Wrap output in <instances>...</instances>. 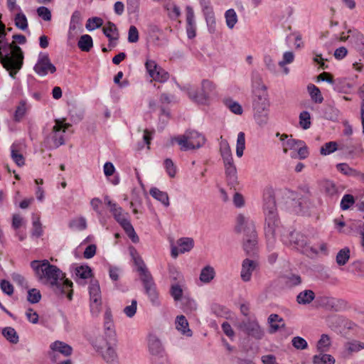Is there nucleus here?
<instances>
[{"label": "nucleus", "mask_w": 364, "mask_h": 364, "mask_svg": "<svg viewBox=\"0 0 364 364\" xmlns=\"http://www.w3.org/2000/svg\"><path fill=\"white\" fill-rule=\"evenodd\" d=\"M354 203V197L350 194H346L341 199V208L343 210H348Z\"/></svg>", "instance_id": "56"}, {"label": "nucleus", "mask_w": 364, "mask_h": 364, "mask_svg": "<svg viewBox=\"0 0 364 364\" xmlns=\"http://www.w3.org/2000/svg\"><path fill=\"white\" fill-rule=\"evenodd\" d=\"M292 346L297 350H305L308 348L306 341L300 336H295L291 339Z\"/></svg>", "instance_id": "53"}, {"label": "nucleus", "mask_w": 364, "mask_h": 364, "mask_svg": "<svg viewBox=\"0 0 364 364\" xmlns=\"http://www.w3.org/2000/svg\"><path fill=\"white\" fill-rule=\"evenodd\" d=\"M103 24L102 18L100 17H92L87 19L85 28L87 31H91L96 28H100Z\"/></svg>", "instance_id": "45"}, {"label": "nucleus", "mask_w": 364, "mask_h": 364, "mask_svg": "<svg viewBox=\"0 0 364 364\" xmlns=\"http://www.w3.org/2000/svg\"><path fill=\"white\" fill-rule=\"evenodd\" d=\"M245 148V136L244 132H239L237 139L236 145V155L241 157L243 155V151Z\"/></svg>", "instance_id": "46"}, {"label": "nucleus", "mask_w": 364, "mask_h": 364, "mask_svg": "<svg viewBox=\"0 0 364 364\" xmlns=\"http://www.w3.org/2000/svg\"><path fill=\"white\" fill-rule=\"evenodd\" d=\"M174 140L180 146V149L183 151L199 149L206 141L205 136L195 130H188L183 135L176 137Z\"/></svg>", "instance_id": "4"}, {"label": "nucleus", "mask_w": 364, "mask_h": 364, "mask_svg": "<svg viewBox=\"0 0 364 364\" xmlns=\"http://www.w3.org/2000/svg\"><path fill=\"white\" fill-rule=\"evenodd\" d=\"M148 348L152 358L166 353L164 347L159 337L154 333H150L147 338Z\"/></svg>", "instance_id": "15"}, {"label": "nucleus", "mask_w": 364, "mask_h": 364, "mask_svg": "<svg viewBox=\"0 0 364 364\" xmlns=\"http://www.w3.org/2000/svg\"><path fill=\"white\" fill-rule=\"evenodd\" d=\"M252 81L253 92L255 90H258L259 89H262V87H266L262 83V77L260 76V75L258 73H252Z\"/></svg>", "instance_id": "59"}, {"label": "nucleus", "mask_w": 364, "mask_h": 364, "mask_svg": "<svg viewBox=\"0 0 364 364\" xmlns=\"http://www.w3.org/2000/svg\"><path fill=\"white\" fill-rule=\"evenodd\" d=\"M33 70L38 75L46 76L48 73H54L56 68L51 63L48 53H40Z\"/></svg>", "instance_id": "12"}, {"label": "nucleus", "mask_w": 364, "mask_h": 364, "mask_svg": "<svg viewBox=\"0 0 364 364\" xmlns=\"http://www.w3.org/2000/svg\"><path fill=\"white\" fill-rule=\"evenodd\" d=\"M204 15L208 27V31L211 33H215L216 31V23L213 9H209V11L204 13Z\"/></svg>", "instance_id": "41"}, {"label": "nucleus", "mask_w": 364, "mask_h": 364, "mask_svg": "<svg viewBox=\"0 0 364 364\" xmlns=\"http://www.w3.org/2000/svg\"><path fill=\"white\" fill-rule=\"evenodd\" d=\"M89 293L90 301H96L97 300H102L100 287L97 280H91L89 286Z\"/></svg>", "instance_id": "30"}, {"label": "nucleus", "mask_w": 364, "mask_h": 364, "mask_svg": "<svg viewBox=\"0 0 364 364\" xmlns=\"http://www.w3.org/2000/svg\"><path fill=\"white\" fill-rule=\"evenodd\" d=\"M215 85L213 82L208 80H203L200 90L190 88L188 90V95L193 101L198 104L205 105L215 91Z\"/></svg>", "instance_id": "8"}, {"label": "nucleus", "mask_w": 364, "mask_h": 364, "mask_svg": "<svg viewBox=\"0 0 364 364\" xmlns=\"http://www.w3.org/2000/svg\"><path fill=\"white\" fill-rule=\"evenodd\" d=\"M315 298V294L312 290L306 289L301 291L296 296V301L299 304H309Z\"/></svg>", "instance_id": "29"}, {"label": "nucleus", "mask_w": 364, "mask_h": 364, "mask_svg": "<svg viewBox=\"0 0 364 364\" xmlns=\"http://www.w3.org/2000/svg\"><path fill=\"white\" fill-rule=\"evenodd\" d=\"M177 245L179 249L176 246L171 247V255L173 258H176L179 253L191 251L194 246V241L191 237H181L177 240Z\"/></svg>", "instance_id": "16"}, {"label": "nucleus", "mask_w": 364, "mask_h": 364, "mask_svg": "<svg viewBox=\"0 0 364 364\" xmlns=\"http://www.w3.org/2000/svg\"><path fill=\"white\" fill-rule=\"evenodd\" d=\"M263 210L266 225H280L276 208L274 194L272 189H267L263 195Z\"/></svg>", "instance_id": "6"}, {"label": "nucleus", "mask_w": 364, "mask_h": 364, "mask_svg": "<svg viewBox=\"0 0 364 364\" xmlns=\"http://www.w3.org/2000/svg\"><path fill=\"white\" fill-rule=\"evenodd\" d=\"M330 346L331 340L329 336L326 334H322L316 345L317 350L320 353H325L328 350Z\"/></svg>", "instance_id": "37"}, {"label": "nucleus", "mask_w": 364, "mask_h": 364, "mask_svg": "<svg viewBox=\"0 0 364 364\" xmlns=\"http://www.w3.org/2000/svg\"><path fill=\"white\" fill-rule=\"evenodd\" d=\"M220 152L223 158V162L233 161L232 151L229 143L226 139H223L220 142Z\"/></svg>", "instance_id": "27"}, {"label": "nucleus", "mask_w": 364, "mask_h": 364, "mask_svg": "<svg viewBox=\"0 0 364 364\" xmlns=\"http://www.w3.org/2000/svg\"><path fill=\"white\" fill-rule=\"evenodd\" d=\"M176 328L178 331H181L182 334L187 336H192V331L188 328V323L186 317L183 315L178 316L176 321Z\"/></svg>", "instance_id": "26"}, {"label": "nucleus", "mask_w": 364, "mask_h": 364, "mask_svg": "<svg viewBox=\"0 0 364 364\" xmlns=\"http://www.w3.org/2000/svg\"><path fill=\"white\" fill-rule=\"evenodd\" d=\"M237 233L243 234L242 247L247 255L255 254L257 244V235L252 221L240 214L237 217V224L235 228Z\"/></svg>", "instance_id": "3"}, {"label": "nucleus", "mask_w": 364, "mask_h": 364, "mask_svg": "<svg viewBox=\"0 0 364 364\" xmlns=\"http://www.w3.org/2000/svg\"><path fill=\"white\" fill-rule=\"evenodd\" d=\"M350 258V249L348 247H344L341 249L336 255V263L339 266L345 265Z\"/></svg>", "instance_id": "38"}, {"label": "nucleus", "mask_w": 364, "mask_h": 364, "mask_svg": "<svg viewBox=\"0 0 364 364\" xmlns=\"http://www.w3.org/2000/svg\"><path fill=\"white\" fill-rule=\"evenodd\" d=\"M3 67L9 72V75L15 78L16 73L21 69L23 63V54L11 58L4 55L0 60Z\"/></svg>", "instance_id": "11"}, {"label": "nucleus", "mask_w": 364, "mask_h": 364, "mask_svg": "<svg viewBox=\"0 0 364 364\" xmlns=\"http://www.w3.org/2000/svg\"><path fill=\"white\" fill-rule=\"evenodd\" d=\"M70 127V124H64L61 120L55 119V124L53 126L51 132L44 138V146L48 149H54L64 144V135Z\"/></svg>", "instance_id": "5"}, {"label": "nucleus", "mask_w": 364, "mask_h": 364, "mask_svg": "<svg viewBox=\"0 0 364 364\" xmlns=\"http://www.w3.org/2000/svg\"><path fill=\"white\" fill-rule=\"evenodd\" d=\"M41 299V294L39 290L33 288L28 291L27 299L31 304H36Z\"/></svg>", "instance_id": "54"}, {"label": "nucleus", "mask_w": 364, "mask_h": 364, "mask_svg": "<svg viewBox=\"0 0 364 364\" xmlns=\"http://www.w3.org/2000/svg\"><path fill=\"white\" fill-rule=\"evenodd\" d=\"M149 193L154 198L160 201L166 207L169 206V198L166 192L161 191L159 188L154 187L150 189Z\"/></svg>", "instance_id": "25"}, {"label": "nucleus", "mask_w": 364, "mask_h": 364, "mask_svg": "<svg viewBox=\"0 0 364 364\" xmlns=\"http://www.w3.org/2000/svg\"><path fill=\"white\" fill-rule=\"evenodd\" d=\"M68 225L70 228L83 230L87 228V222L85 218L80 217L70 221Z\"/></svg>", "instance_id": "47"}, {"label": "nucleus", "mask_w": 364, "mask_h": 364, "mask_svg": "<svg viewBox=\"0 0 364 364\" xmlns=\"http://www.w3.org/2000/svg\"><path fill=\"white\" fill-rule=\"evenodd\" d=\"M6 35V33H1L0 34V60L4 55L11 58L17 56L18 54H23L21 48L15 42L9 43L7 41Z\"/></svg>", "instance_id": "13"}, {"label": "nucleus", "mask_w": 364, "mask_h": 364, "mask_svg": "<svg viewBox=\"0 0 364 364\" xmlns=\"http://www.w3.org/2000/svg\"><path fill=\"white\" fill-rule=\"evenodd\" d=\"M170 293L175 301H179L183 299V290L178 284H173L171 287Z\"/></svg>", "instance_id": "61"}, {"label": "nucleus", "mask_w": 364, "mask_h": 364, "mask_svg": "<svg viewBox=\"0 0 364 364\" xmlns=\"http://www.w3.org/2000/svg\"><path fill=\"white\" fill-rule=\"evenodd\" d=\"M238 328L246 335L256 340H261L264 336V331L256 319L247 318L238 323Z\"/></svg>", "instance_id": "10"}, {"label": "nucleus", "mask_w": 364, "mask_h": 364, "mask_svg": "<svg viewBox=\"0 0 364 364\" xmlns=\"http://www.w3.org/2000/svg\"><path fill=\"white\" fill-rule=\"evenodd\" d=\"M15 26L23 31H25L28 28L27 18L23 13L19 11L14 18Z\"/></svg>", "instance_id": "42"}, {"label": "nucleus", "mask_w": 364, "mask_h": 364, "mask_svg": "<svg viewBox=\"0 0 364 364\" xmlns=\"http://www.w3.org/2000/svg\"><path fill=\"white\" fill-rule=\"evenodd\" d=\"M215 270L210 266H206L202 269L200 274V280L203 283H209L215 277Z\"/></svg>", "instance_id": "35"}, {"label": "nucleus", "mask_w": 364, "mask_h": 364, "mask_svg": "<svg viewBox=\"0 0 364 364\" xmlns=\"http://www.w3.org/2000/svg\"><path fill=\"white\" fill-rule=\"evenodd\" d=\"M345 347L350 353L358 352L364 348L361 343L356 341L348 342Z\"/></svg>", "instance_id": "60"}, {"label": "nucleus", "mask_w": 364, "mask_h": 364, "mask_svg": "<svg viewBox=\"0 0 364 364\" xmlns=\"http://www.w3.org/2000/svg\"><path fill=\"white\" fill-rule=\"evenodd\" d=\"M1 333L3 336L12 344H16L19 341V336L12 327L4 328Z\"/></svg>", "instance_id": "33"}, {"label": "nucleus", "mask_w": 364, "mask_h": 364, "mask_svg": "<svg viewBox=\"0 0 364 364\" xmlns=\"http://www.w3.org/2000/svg\"><path fill=\"white\" fill-rule=\"evenodd\" d=\"M255 119L259 126H264L268 122V112L267 111H262L261 112H255Z\"/></svg>", "instance_id": "58"}, {"label": "nucleus", "mask_w": 364, "mask_h": 364, "mask_svg": "<svg viewBox=\"0 0 364 364\" xmlns=\"http://www.w3.org/2000/svg\"><path fill=\"white\" fill-rule=\"evenodd\" d=\"M75 274L81 279H87L92 276V270L88 266H80L75 269Z\"/></svg>", "instance_id": "50"}, {"label": "nucleus", "mask_w": 364, "mask_h": 364, "mask_svg": "<svg viewBox=\"0 0 364 364\" xmlns=\"http://www.w3.org/2000/svg\"><path fill=\"white\" fill-rule=\"evenodd\" d=\"M50 348L53 351L58 352L65 356L70 355L73 352V348L70 346L60 341L52 343Z\"/></svg>", "instance_id": "23"}, {"label": "nucleus", "mask_w": 364, "mask_h": 364, "mask_svg": "<svg viewBox=\"0 0 364 364\" xmlns=\"http://www.w3.org/2000/svg\"><path fill=\"white\" fill-rule=\"evenodd\" d=\"M280 229V225H266L264 227L267 248L269 252L273 251L276 247L277 242L275 235Z\"/></svg>", "instance_id": "17"}, {"label": "nucleus", "mask_w": 364, "mask_h": 364, "mask_svg": "<svg viewBox=\"0 0 364 364\" xmlns=\"http://www.w3.org/2000/svg\"><path fill=\"white\" fill-rule=\"evenodd\" d=\"M225 17L228 27L230 29L233 28L237 22V16L235 11L232 9L227 10Z\"/></svg>", "instance_id": "40"}, {"label": "nucleus", "mask_w": 364, "mask_h": 364, "mask_svg": "<svg viewBox=\"0 0 364 364\" xmlns=\"http://www.w3.org/2000/svg\"><path fill=\"white\" fill-rule=\"evenodd\" d=\"M225 168V175L228 185L232 188L238 184L237 169L234 164V161H226L223 162Z\"/></svg>", "instance_id": "20"}, {"label": "nucleus", "mask_w": 364, "mask_h": 364, "mask_svg": "<svg viewBox=\"0 0 364 364\" xmlns=\"http://www.w3.org/2000/svg\"><path fill=\"white\" fill-rule=\"evenodd\" d=\"M268 322L270 325L269 332L271 333H275L280 328L284 326V321L279 315L272 314L268 318Z\"/></svg>", "instance_id": "28"}, {"label": "nucleus", "mask_w": 364, "mask_h": 364, "mask_svg": "<svg viewBox=\"0 0 364 364\" xmlns=\"http://www.w3.org/2000/svg\"><path fill=\"white\" fill-rule=\"evenodd\" d=\"M266 90V87H262V89L253 92L252 107L255 112L268 111L269 102Z\"/></svg>", "instance_id": "14"}, {"label": "nucleus", "mask_w": 364, "mask_h": 364, "mask_svg": "<svg viewBox=\"0 0 364 364\" xmlns=\"http://www.w3.org/2000/svg\"><path fill=\"white\" fill-rule=\"evenodd\" d=\"M348 33V36H346L345 33H341L339 40L341 41H349L350 42H354L356 44L358 43V41H360L362 43L363 35L361 33L357 32L355 30H349Z\"/></svg>", "instance_id": "31"}, {"label": "nucleus", "mask_w": 364, "mask_h": 364, "mask_svg": "<svg viewBox=\"0 0 364 364\" xmlns=\"http://www.w3.org/2000/svg\"><path fill=\"white\" fill-rule=\"evenodd\" d=\"M164 166L166 170L167 173L171 178H173L176 173V166L173 164V162L170 159H166L164 161Z\"/></svg>", "instance_id": "63"}, {"label": "nucleus", "mask_w": 364, "mask_h": 364, "mask_svg": "<svg viewBox=\"0 0 364 364\" xmlns=\"http://www.w3.org/2000/svg\"><path fill=\"white\" fill-rule=\"evenodd\" d=\"M335 361L332 355L324 353L314 355L312 360L314 364H334Z\"/></svg>", "instance_id": "34"}, {"label": "nucleus", "mask_w": 364, "mask_h": 364, "mask_svg": "<svg viewBox=\"0 0 364 364\" xmlns=\"http://www.w3.org/2000/svg\"><path fill=\"white\" fill-rule=\"evenodd\" d=\"M342 148H341V149ZM337 149H340L338 146V144L336 141H329L324 144L320 149V154L323 156L331 154L336 151Z\"/></svg>", "instance_id": "43"}, {"label": "nucleus", "mask_w": 364, "mask_h": 364, "mask_svg": "<svg viewBox=\"0 0 364 364\" xmlns=\"http://www.w3.org/2000/svg\"><path fill=\"white\" fill-rule=\"evenodd\" d=\"M0 288L1 291L9 296H11L14 293L13 285L7 280L2 279L0 282Z\"/></svg>", "instance_id": "64"}, {"label": "nucleus", "mask_w": 364, "mask_h": 364, "mask_svg": "<svg viewBox=\"0 0 364 364\" xmlns=\"http://www.w3.org/2000/svg\"><path fill=\"white\" fill-rule=\"evenodd\" d=\"M299 124L304 129H307L311 126V117L307 111H303L299 114Z\"/></svg>", "instance_id": "49"}, {"label": "nucleus", "mask_w": 364, "mask_h": 364, "mask_svg": "<svg viewBox=\"0 0 364 364\" xmlns=\"http://www.w3.org/2000/svg\"><path fill=\"white\" fill-rule=\"evenodd\" d=\"M225 105L234 114H242V106L237 102L234 101L231 98H225L223 100Z\"/></svg>", "instance_id": "36"}, {"label": "nucleus", "mask_w": 364, "mask_h": 364, "mask_svg": "<svg viewBox=\"0 0 364 364\" xmlns=\"http://www.w3.org/2000/svg\"><path fill=\"white\" fill-rule=\"evenodd\" d=\"M186 14L187 36L188 38L192 39L196 36V23L194 11L191 6L186 7Z\"/></svg>", "instance_id": "19"}, {"label": "nucleus", "mask_w": 364, "mask_h": 364, "mask_svg": "<svg viewBox=\"0 0 364 364\" xmlns=\"http://www.w3.org/2000/svg\"><path fill=\"white\" fill-rule=\"evenodd\" d=\"M78 48L84 52H89L93 46L92 37L88 34L81 36L77 43Z\"/></svg>", "instance_id": "32"}, {"label": "nucleus", "mask_w": 364, "mask_h": 364, "mask_svg": "<svg viewBox=\"0 0 364 364\" xmlns=\"http://www.w3.org/2000/svg\"><path fill=\"white\" fill-rule=\"evenodd\" d=\"M181 300L182 306L185 312H192L196 309V303L193 299L184 297Z\"/></svg>", "instance_id": "52"}, {"label": "nucleus", "mask_w": 364, "mask_h": 364, "mask_svg": "<svg viewBox=\"0 0 364 364\" xmlns=\"http://www.w3.org/2000/svg\"><path fill=\"white\" fill-rule=\"evenodd\" d=\"M26 112V103L24 102H21L18 106L16 107V109L14 113V120L16 122H20L23 117H24Z\"/></svg>", "instance_id": "57"}, {"label": "nucleus", "mask_w": 364, "mask_h": 364, "mask_svg": "<svg viewBox=\"0 0 364 364\" xmlns=\"http://www.w3.org/2000/svg\"><path fill=\"white\" fill-rule=\"evenodd\" d=\"M281 240L285 245L295 248L308 257L318 255L319 250L324 255L328 254L326 243L321 242L318 249L315 246H311L307 237L299 232L292 231L287 235H283Z\"/></svg>", "instance_id": "2"}, {"label": "nucleus", "mask_w": 364, "mask_h": 364, "mask_svg": "<svg viewBox=\"0 0 364 364\" xmlns=\"http://www.w3.org/2000/svg\"><path fill=\"white\" fill-rule=\"evenodd\" d=\"M11 158L14 161L18 166H22L25 164V159L23 156L21 154H19L18 151L16 149L15 146L13 144L11 146Z\"/></svg>", "instance_id": "55"}, {"label": "nucleus", "mask_w": 364, "mask_h": 364, "mask_svg": "<svg viewBox=\"0 0 364 364\" xmlns=\"http://www.w3.org/2000/svg\"><path fill=\"white\" fill-rule=\"evenodd\" d=\"M145 293L147 294L150 301L154 306H159L160 301L159 299V292L157 291L156 285L155 283H153L149 285H146L144 287Z\"/></svg>", "instance_id": "24"}, {"label": "nucleus", "mask_w": 364, "mask_h": 364, "mask_svg": "<svg viewBox=\"0 0 364 364\" xmlns=\"http://www.w3.org/2000/svg\"><path fill=\"white\" fill-rule=\"evenodd\" d=\"M304 141L299 139H295L290 136L286 141L282 143L283 151L287 154L289 149H296L299 145H302Z\"/></svg>", "instance_id": "39"}, {"label": "nucleus", "mask_w": 364, "mask_h": 364, "mask_svg": "<svg viewBox=\"0 0 364 364\" xmlns=\"http://www.w3.org/2000/svg\"><path fill=\"white\" fill-rule=\"evenodd\" d=\"M308 90L314 102L321 103L323 102V97L321 95L320 90L316 86L310 85L308 86Z\"/></svg>", "instance_id": "44"}, {"label": "nucleus", "mask_w": 364, "mask_h": 364, "mask_svg": "<svg viewBox=\"0 0 364 364\" xmlns=\"http://www.w3.org/2000/svg\"><path fill=\"white\" fill-rule=\"evenodd\" d=\"M103 33L109 39V47H114L115 44L112 43V41L118 39V30L115 24L112 22L109 21L107 25L102 29Z\"/></svg>", "instance_id": "22"}, {"label": "nucleus", "mask_w": 364, "mask_h": 364, "mask_svg": "<svg viewBox=\"0 0 364 364\" xmlns=\"http://www.w3.org/2000/svg\"><path fill=\"white\" fill-rule=\"evenodd\" d=\"M114 219L120 224L124 230L125 231L127 236L131 239L134 243H137L139 241V238L136 235L132 225L126 218L125 213H123L122 208L119 206L116 205L111 210Z\"/></svg>", "instance_id": "9"}, {"label": "nucleus", "mask_w": 364, "mask_h": 364, "mask_svg": "<svg viewBox=\"0 0 364 364\" xmlns=\"http://www.w3.org/2000/svg\"><path fill=\"white\" fill-rule=\"evenodd\" d=\"M154 77H151L154 80L159 81L160 82H164L169 78V74L168 72L159 67V68L154 73Z\"/></svg>", "instance_id": "51"}, {"label": "nucleus", "mask_w": 364, "mask_h": 364, "mask_svg": "<svg viewBox=\"0 0 364 364\" xmlns=\"http://www.w3.org/2000/svg\"><path fill=\"white\" fill-rule=\"evenodd\" d=\"M31 267L38 280L48 285L58 295L67 296L69 300L73 296V282L65 279V274L55 265L51 264L47 259L33 260Z\"/></svg>", "instance_id": "1"}, {"label": "nucleus", "mask_w": 364, "mask_h": 364, "mask_svg": "<svg viewBox=\"0 0 364 364\" xmlns=\"http://www.w3.org/2000/svg\"><path fill=\"white\" fill-rule=\"evenodd\" d=\"M77 30L80 32L82 31V15L80 11H75L70 18L68 38L70 39L74 38L77 35Z\"/></svg>", "instance_id": "18"}, {"label": "nucleus", "mask_w": 364, "mask_h": 364, "mask_svg": "<svg viewBox=\"0 0 364 364\" xmlns=\"http://www.w3.org/2000/svg\"><path fill=\"white\" fill-rule=\"evenodd\" d=\"M139 272L140 275V279L144 287L146 285H149L153 283H155L151 274L147 269V268L141 269V270L139 271Z\"/></svg>", "instance_id": "48"}, {"label": "nucleus", "mask_w": 364, "mask_h": 364, "mask_svg": "<svg viewBox=\"0 0 364 364\" xmlns=\"http://www.w3.org/2000/svg\"><path fill=\"white\" fill-rule=\"evenodd\" d=\"M102 300L90 301V313L93 317H97L101 311Z\"/></svg>", "instance_id": "62"}, {"label": "nucleus", "mask_w": 364, "mask_h": 364, "mask_svg": "<svg viewBox=\"0 0 364 364\" xmlns=\"http://www.w3.org/2000/svg\"><path fill=\"white\" fill-rule=\"evenodd\" d=\"M92 346L104 360L108 364H119L118 356L115 349L102 336L95 338Z\"/></svg>", "instance_id": "7"}, {"label": "nucleus", "mask_w": 364, "mask_h": 364, "mask_svg": "<svg viewBox=\"0 0 364 364\" xmlns=\"http://www.w3.org/2000/svg\"><path fill=\"white\" fill-rule=\"evenodd\" d=\"M257 263L254 260L245 259L242 264L240 272L241 279L244 282H249L251 279L252 272L256 268Z\"/></svg>", "instance_id": "21"}]
</instances>
